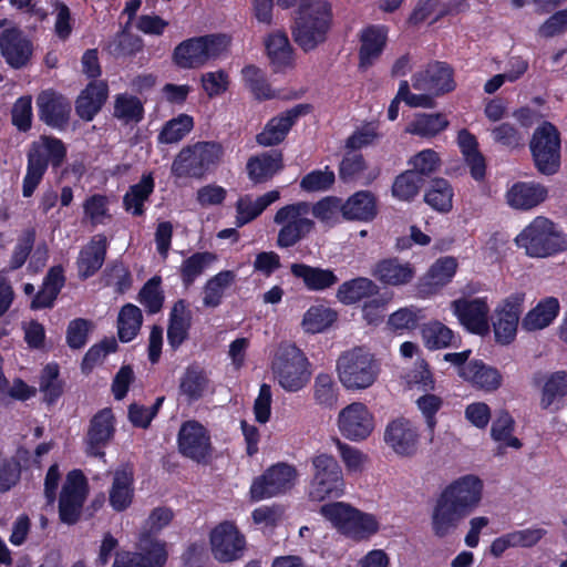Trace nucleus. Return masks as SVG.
I'll return each mask as SVG.
<instances>
[{"instance_id": "1", "label": "nucleus", "mask_w": 567, "mask_h": 567, "mask_svg": "<svg viewBox=\"0 0 567 567\" xmlns=\"http://www.w3.org/2000/svg\"><path fill=\"white\" fill-rule=\"evenodd\" d=\"M483 482L467 474L450 483L435 501L431 527L437 538L454 533L461 522L471 515L482 499Z\"/></svg>"}, {"instance_id": "2", "label": "nucleus", "mask_w": 567, "mask_h": 567, "mask_svg": "<svg viewBox=\"0 0 567 567\" xmlns=\"http://www.w3.org/2000/svg\"><path fill=\"white\" fill-rule=\"evenodd\" d=\"M332 21L329 1L300 0L291 27L292 39L303 52H311L327 41Z\"/></svg>"}, {"instance_id": "3", "label": "nucleus", "mask_w": 567, "mask_h": 567, "mask_svg": "<svg viewBox=\"0 0 567 567\" xmlns=\"http://www.w3.org/2000/svg\"><path fill=\"white\" fill-rule=\"evenodd\" d=\"M65 143L53 135L42 134L31 142L27 152V172L22 181V195L31 197L41 184L49 166L59 169L65 162Z\"/></svg>"}, {"instance_id": "4", "label": "nucleus", "mask_w": 567, "mask_h": 567, "mask_svg": "<svg viewBox=\"0 0 567 567\" xmlns=\"http://www.w3.org/2000/svg\"><path fill=\"white\" fill-rule=\"evenodd\" d=\"M514 241L532 258H547L567 250V234L545 216L535 217Z\"/></svg>"}, {"instance_id": "5", "label": "nucleus", "mask_w": 567, "mask_h": 567, "mask_svg": "<svg viewBox=\"0 0 567 567\" xmlns=\"http://www.w3.org/2000/svg\"><path fill=\"white\" fill-rule=\"evenodd\" d=\"M319 513L343 536L355 542L369 539L379 532L374 515L364 513L344 502L323 504Z\"/></svg>"}, {"instance_id": "6", "label": "nucleus", "mask_w": 567, "mask_h": 567, "mask_svg": "<svg viewBox=\"0 0 567 567\" xmlns=\"http://www.w3.org/2000/svg\"><path fill=\"white\" fill-rule=\"evenodd\" d=\"M224 154V146L216 141H202L187 145L174 158L171 174L177 178L200 179L220 163Z\"/></svg>"}, {"instance_id": "7", "label": "nucleus", "mask_w": 567, "mask_h": 567, "mask_svg": "<svg viewBox=\"0 0 567 567\" xmlns=\"http://www.w3.org/2000/svg\"><path fill=\"white\" fill-rule=\"evenodd\" d=\"M229 39L223 33H209L188 38L178 43L172 53L174 65L182 70L205 66L218 59L228 48Z\"/></svg>"}, {"instance_id": "8", "label": "nucleus", "mask_w": 567, "mask_h": 567, "mask_svg": "<svg viewBox=\"0 0 567 567\" xmlns=\"http://www.w3.org/2000/svg\"><path fill=\"white\" fill-rule=\"evenodd\" d=\"M346 483L342 468L334 456L321 453L311 458V480L308 497L312 502L339 498L344 494Z\"/></svg>"}, {"instance_id": "9", "label": "nucleus", "mask_w": 567, "mask_h": 567, "mask_svg": "<svg viewBox=\"0 0 567 567\" xmlns=\"http://www.w3.org/2000/svg\"><path fill=\"white\" fill-rule=\"evenodd\" d=\"M310 203L300 200L280 207L274 223L279 226L276 245L288 249L306 239L315 229L316 224L308 217Z\"/></svg>"}, {"instance_id": "10", "label": "nucleus", "mask_w": 567, "mask_h": 567, "mask_svg": "<svg viewBox=\"0 0 567 567\" xmlns=\"http://www.w3.org/2000/svg\"><path fill=\"white\" fill-rule=\"evenodd\" d=\"M298 478V470L286 462H277L256 476L249 487L251 502L281 496L291 491Z\"/></svg>"}, {"instance_id": "11", "label": "nucleus", "mask_w": 567, "mask_h": 567, "mask_svg": "<svg viewBox=\"0 0 567 567\" xmlns=\"http://www.w3.org/2000/svg\"><path fill=\"white\" fill-rule=\"evenodd\" d=\"M529 150L540 174L550 176L559 171L560 133L553 123L545 121L534 131Z\"/></svg>"}, {"instance_id": "12", "label": "nucleus", "mask_w": 567, "mask_h": 567, "mask_svg": "<svg viewBox=\"0 0 567 567\" xmlns=\"http://www.w3.org/2000/svg\"><path fill=\"white\" fill-rule=\"evenodd\" d=\"M89 493V481L82 470L68 472L58 499V514L62 524L73 526L81 520Z\"/></svg>"}, {"instance_id": "13", "label": "nucleus", "mask_w": 567, "mask_h": 567, "mask_svg": "<svg viewBox=\"0 0 567 567\" xmlns=\"http://www.w3.org/2000/svg\"><path fill=\"white\" fill-rule=\"evenodd\" d=\"M167 558L165 542L148 533H141L137 550L116 551L112 567H164Z\"/></svg>"}, {"instance_id": "14", "label": "nucleus", "mask_w": 567, "mask_h": 567, "mask_svg": "<svg viewBox=\"0 0 567 567\" xmlns=\"http://www.w3.org/2000/svg\"><path fill=\"white\" fill-rule=\"evenodd\" d=\"M177 449L184 457L208 464L214 452L208 429L197 420L184 421L177 433Z\"/></svg>"}, {"instance_id": "15", "label": "nucleus", "mask_w": 567, "mask_h": 567, "mask_svg": "<svg viewBox=\"0 0 567 567\" xmlns=\"http://www.w3.org/2000/svg\"><path fill=\"white\" fill-rule=\"evenodd\" d=\"M209 544L214 558L219 563L239 560L247 549L245 535L231 520H224L210 530Z\"/></svg>"}, {"instance_id": "16", "label": "nucleus", "mask_w": 567, "mask_h": 567, "mask_svg": "<svg viewBox=\"0 0 567 567\" xmlns=\"http://www.w3.org/2000/svg\"><path fill=\"white\" fill-rule=\"evenodd\" d=\"M339 380L349 390L371 386L380 371L374 357H339L337 361Z\"/></svg>"}, {"instance_id": "17", "label": "nucleus", "mask_w": 567, "mask_h": 567, "mask_svg": "<svg viewBox=\"0 0 567 567\" xmlns=\"http://www.w3.org/2000/svg\"><path fill=\"white\" fill-rule=\"evenodd\" d=\"M39 120L47 126L65 131L71 121L72 103L64 94L48 89L41 91L35 100Z\"/></svg>"}, {"instance_id": "18", "label": "nucleus", "mask_w": 567, "mask_h": 567, "mask_svg": "<svg viewBox=\"0 0 567 567\" xmlns=\"http://www.w3.org/2000/svg\"><path fill=\"white\" fill-rule=\"evenodd\" d=\"M453 315L470 333L486 337L491 332L489 307L485 298H458L451 302Z\"/></svg>"}, {"instance_id": "19", "label": "nucleus", "mask_w": 567, "mask_h": 567, "mask_svg": "<svg viewBox=\"0 0 567 567\" xmlns=\"http://www.w3.org/2000/svg\"><path fill=\"white\" fill-rule=\"evenodd\" d=\"M271 368L279 385L287 392L303 389L312 374L308 357H275Z\"/></svg>"}, {"instance_id": "20", "label": "nucleus", "mask_w": 567, "mask_h": 567, "mask_svg": "<svg viewBox=\"0 0 567 567\" xmlns=\"http://www.w3.org/2000/svg\"><path fill=\"white\" fill-rule=\"evenodd\" d=\"M338 429L347 440L360 442L372 433L374 419L365 404L353 402L339 412Z\"/></svg>"}, {"instance_id": "21", "label": "nucleus", "mask_w": 567, "mask_h": 567, "mask_svg": "<svg viewBox=\"0 0 567 567\" xmlns=\"http://www.w3.org/2000/svg\"><path fill=\"white\" fill-rule=\"evenodd\" d=\"M523 297L511 296L495 309L492 319L494 340L497 344L508 346L517 336L522 313Z\"/></svg>"}, {"instance_id": "22", "label": "nucleus", "mask_w": 567, "mask_h": 567, "mask_svg": "<svg viewBox=\"0 0 567 567\" xmlns=\"http://www.w3.org/2000/svg\"><path fill=\"white\" fill-rule=\"evenodd\" d=\"M419 427L406 417H398L388 423L384 431L385 444L400 456H413L420 444Z\"/></svg>"}, {"instance_id": "23", "label": "nucleus", "mask_w": 567, "mask_h": 567, "mask_svg": "<svg viewBox=\"0 0 567 567\" xmlns=\"http://www.w3.org/2000/svg\"><path fill=\"white\" fill-rule=\"evenodd\" d=\"M0 53L10 68L20 70L29 64L33 44L19 28H6L0 32Z\"/></svg>"}, {"instance_id": "24", "label": "nucleus", "mask_w": 567, "mask_h": 567, "mask_svg": "<svg viewBox=\"0 0 567 567\" xmlns=\"http://www.w3.org/2000/svg\"><path fill=\"white\" fill-rule=\"evenodd\" d=\"M115 433V419L112 409L104 408L90 420L85 436V452L89 456L103 457L104 449Z\"/></svg>"}, {"instance_id": "25", "label": "nucleus", "mask_w": 567, "mask_h": 567, "mask_svg": "<svg viewBox=\"0 0 567 567\" xmlns=\"http://www.w3.org/2000/svg\"><path fill=\"white\" fill-rule=\"evenodd\" d=\"M308 104H298L281 114L271 117L260 133L256 135V142L260 146H275L280 144L290 132L300 115L308 112Z\"/></svg>"}, {"instance_id": "26", "label": "nucleus", "mask_w": 567, "mask_h": 567, "mask_svg": "<svg viewBox=\"0 0 567 567\" xmlns=\"http://www.w3.org/2000/svg\"><path fill=\"white\" fill-rule=\"evenodd\" d=\"M358 69L369 70L382 55L388 42V29L382 24H369L359 33Z\"/></svg>"}, {"instance_id": "27", "label": "nucleus", "mask_w": 567, "mask_h": 567, "mask_svg": "<svg viewBox=\"0 0 567 567\" xmlns=\"http://www.w3.org/2000/svg\"><path fill=\"white\" fill-rule=\"evenodd\" d=\"M468 358L444 357V360L455 364L458 368L460 375L473 385L486 391L496 390L501 385L499 372L494 368L487 367L481 360L467 362Z\"/></svg>"}, {"instance_id": "28", "label": "nucleus", "mask_w": 567, "mask_h": 567, "mask_svg": "<svg viewBox=\"0 0 567 567\" xmlns=\"http://www.w3.org/2000/svg\"><path fill=\"white\" fill-rule=\"evenodd\" d=\"M107 249L109 240L104 234L92 236L80 249L75 265L81 280H86L99 272L105 262Z\"/></svg>"}, {"instance_id": "29", "label": "nucleus", "mask_w": 567, "mask_h": 567, "mask_svg": "<svg viewBox=\"0 0 567 567\" xmlns=\"http://www.w3.org/2000/svg\"><path fill=\"white\" fill-rule=\"evenodd\" d=\"M109 97L106 81H90L78 95L74 107L76 115L84 122H91L100 113Z\"/></svg>"}, {"instance_id": "30", "label": "nucleus", "mask_w": 567, "mask_h": 567, "mask_svg": "<svg viewBox=\"0 0 567 567\" xmlns=\"http://www.w3.org/2000/svg\"><path fill=\"white\" fill-rule=\"evenodd\" d=\"M412 86L415 90H430L436 94L452 92L455 89L453 69L445 62H436L424 72H417L412 76Z\"/></svg>"}, {"instance_id": "31", "label": "nucleus", "mask_w": 567, "mask_h": 567, "mask_svg": "<svg viewBox=\"0 0 567 567\" xmlns=\"http://www.w3.org/2000/svg\"><path fill=\"white\" fill-rule=\"evenodd\" d=\"M134 471L130 465L121 466L113 473L109 489V504L116 513L131 507L135 496Z\"/></svg>"}, {"instance_id": "32", "label": "nucleus", "mask_w": 567, "mask_h": 567, "mask_svg": "<svg viewBox=\"0 0 567 567\" xmlns=\"http://www.w3.org/2000/svg\"><path fill=\"white\" fill-rule=\"evenodd\" d=\"M547 197V187L536 182H516L505 194L508 206L522 212L537 207L544 203Z\"/></svg>"}, {"instance_id": "33", "label": "nucleus", "mask_w": 567, "mask_h": 567, "mask_svg": "<svg viewBox=\"0 0 567 567\" xmlns=\"http://www.w3.org/2000/svg\"><path fill=\"white\" fill-rule=\"evenodd\" d=\"M371 275L384 286L400 287L412 281L415 268L409 261L402 262L398 257H389L379 260Z\"/></svg>"}, {"instance_id": "34", "label": "nucleus", "mask_w": 567, "mask_h": 567, "mask_svg": "<svg viewBox=\"0 0 567 567\" xmlns=\"http://www.w3.org/2000/svg\"><path fill=\"white\" fill-rule=\"evenodd\" d=\"M265 51L276 73L295 66V49L285 31L277 30L264 40Z\"/></svg>"}, {"instance_id": "35", "label": "nucleus", "mask_w": 567, "mask_h": 567, "mask_svg": "<svg viewBox=\"0 0 567 567\" xmlns=\"http://www.w3.org/2000/svg\"><path fill=\"white\" fill-rule=\"evenodd\" d=\"M284 168L281 151L264 152L249 157L246 164L248 178L254 184H264L274 178Z\"/></svg>"}, {"instance_id": "36", "label": "nucleus", "mask_w": 567, "mask_h": 567, "mask_svg": "<svg viewBox=\"0 0 567 567\" xmlns=\"http://www.w3.org/2000/svg\"><path fill=\"white\" fill-rule=\"evenodd\" d=\"M192 319V311L185 299L174 302L167 326V341L173 351H176L188 339Z\"/></svg>"}, {"instance_id": "37", "label": "nucleus", "mask_w": 567, "mask_h": 567, "mask_svg": "<svg viewBox=\"0 0 567 567\" xmlns=\"http://www.w3.org/2000/svg\"><path fill=\"white\" fill-rule=\"evenodd\" d=\"M560 312V303L556 297L540 299L522 319L520 327L526 332H535L549 327Z\"/></svg>"}, {"instance_id": "38", "label": "nucleus", "mask_w": 567, "mask_h": 567, "mask_svg": "<svg viewBox=\"0 0 567 567\" xmlns=\"http://www.w3.org/2000/svg\"><path fill=\"white\" fill-rule=\"evenodd\" d=\"M421 337L425 348L430 351L457 350L462 343L461 336L439 320L424 323L421 327Z\"/></svg>"}, {"instance_id": "39", "label": "nucleus", "mask_w": 567, "mask_h": 567, "mask_svg": "<svg viewBox=\"0 0 567 567\" xmlns=\"http://www.w3.org/2000/svg\"><path fill=\"white\" fill-rule=\"evenodd\" d=\"M292 276L302 280L309 291H323L339 282V278L332 269L313 267L303 262L290 266Z\"/></svg>"}, {"instance_id": "40", "label": "nucleus", "mask_w": 567, "mask_h": 567, "mask_svg": "<svg viewBox=\"0 0 567 567\" xmlns=\"http://www.w3.org/2000/svg\"><path fill=\"white\" fill-rule=\"evenodd\" d=\"M346 220L371 221L378 215V198L370 190H358L342 205Z\"/></svg>"}, {"instance_id": "41", "label": "nucleus", "mask_w": 567, "mask_h": 567, "mask_svg": "<svg viewBox=\"0 0 567 567\" xmlns=\"http://www.w3.org/2000/svg\"><path fill=\"white\" fill-rule=\"evenodd\" d=\"M280 198L279 190H269L264 195L257 197L256 200H252L250 195H244L238 198L235 204L236 208V227L240 228L245 225L251 223L257 217H259L268 206Z\"/></svg>"}, {"instance_id": "42", "label": "nucleus", "mask_w": 567, "mask_h": 567, "mask_svg": "<svg viewBox=\"0 0 567 567\" xmlns=\"http://www.w3.org/2000/svg\"><path fill=\"white\" fill-rule=\"evenodd\" d=\"M209 382L206 370L193 363L186 368L179 379V394L185 396L188 403L197 402L208 390Z\"/></svg>"}, {"instance_id": "43", "label": "nucleus", "mask_w": 567, "mask_h": 567, "mask_svg": "<svg viewBox=\"0 0 567 567\" xmlns=\"http://www.w3.org/2000/svg\"><path fill=\"white\" fill-rule=\"evenodd\" d=\"M155 181L152 173L143 174L140 182L131 185L123 196L124 209L133 216L145 214V203L154 193Z\"/></svg>"}, {"instance_id": "44", "label": "nucleus", "mask_w": 567, "mask_h": 567, "mask_svg": "<svg viewBox=\"0 0 567 567\" xmlns=\"http://www.w3.org/2000/svg\"><path fill=\"white\" fill-rule=\"evenodd\" d=\"M379 286L370 278L355 277L342 282L337 290V299L346 306L354 305L362 299L379 293Z\"/></svg>"}, {"instance_id": "45", "label": "nucleus", "mask_w": 567, "mask_h": 567, "mask_svg": "<svg viewBox=\"0 0 567 567\" xmlns=\"http://www.w3.org/2000/svg\"><path fill=\"white\" fill-rule=\"evenodd\" d=\"M450 121L443 113H417L406 125L405 133L422 138H432L445 131Z\"/></svg>"}, {"instance_id": "46", "label": "nucleus", "mask_w": 567, "mask_h": 567, "mask_svg": "<svg viewBox=\"0 0 567 567\" xmlns=\"http://www.w3.org/2000/svg\"><path fill=\"white\" fill-rule=\"evenodd\" d=\"M65 382L60 378V367L58 363H48L39 377V391L42 393L43 402L49 405H55L64 393Z\"/></svg>"}, {"instance_id": "47", "label": "nucleus", "mask_w": 567, "mask_h": 567, "mask_svg": "<svg viewBox=\"0 0 567 567\" xmlns=\"http://www.w3.org/2000/svg\"><path fill=\"white\" fill-rule=\"evenodd\" d=\"M453 197V187L451 183L443 177L433 178L424 193L425 204H427L433 210L443 214L452 210Z\"/></svg>"}, {"instance_id": "48", "label": "nucleus", "mask_w": 567, "mask_h": 567, "mask_svg": "<svg viewBox=\"0 0 567 567\" xmlns=\"http://www.w3.org/2000/svg\"><path fill=\"white\" fill-rule=\"evenodd\" d=\"M338 319V312L323 305L311 306L303 315L302 328L308 333H320L329 329Z\"/></svg>"}, {"instance_id": "49", "label": "nucleus", "mask_w": 567, "mask_h": 567, "mask_svg": "<svg viewBox=\"0 0 567 567\" xmlns=\"http://www.w3.org/2000/svg\"><path fill=\"white\" fill-rule=\"evenodd\" d=\"M143 40L125 28L116 32L109 41L106 51L115 59L135 56L143 50Z\"/></svg>"}, {"instance_id": "50", "label": "nucleus", "mask_w": 567, "mask_h": 567, "mask_svg": "<svg viewBox=\"0 0 567 567\" xmlns=\"http://www.w3.org/2000/svg\"><path fill=\"white\" fill-rule=\"evenodd\" d=\"M145 114L143 102L135 95L120 93L115 95L113 115L124 123H140Z\"/></svg>"}, {"instance_id": "51", "label": "nucleus", "mask_w": 567, "mask_h": 567, "mask_svg": "<svg viewBox=\"0 0 567 567\" xmlns=\"http://www.w3.org/2000/svg\"><path fill=\"white\" fill-rule=\"evenodd\" d=\"M216 258L214 252L198 251L184 259L179 270L184 287H190Z\"/></svg>"}, {"instance_id": "52", "label": "nucleus", "mask_w": 567, "mask_h": 567, "mask_svg": "<svg viewBox=\"0 0 567 567\" xmlns=\"http://www.w3.org/2000/svg\"><path fill=\"white\" fill-rule=\"evenodd\" d=\"M143 322L141 309L133 305L126 303L120 310L117 317V336L122 342H130L138 333Z\"/></svg>"}, {"instance_id": "53", "label": "nucleus", "mask_w": 567, "mask_h": 567, "mask_svg": "<svg viewBox=\"0 0 567 567\" xmlns=\"http://www.w3.org/2000/svg\"><path fill=\"white\" fill-rule=\"evenodd\" d=\"M339 385L331 374L319 373L315 378L313 400L322 409L332 410L339 400Z\"/></svg>"}, {"instance_id": "54", "label": "nucleus", "mask_w": 567, "mask_h": 567, "mask_svg": "<svg viewBox=\"0 0 567 567\" xmlns=\"http://www.w3.org/2000/svg\"><path fill=\"white\" fill-rule=\"evenodd\" d=\"M424 184L421 177L406 169L395 176L391 186V194L400 202L411 203L417 197Z\"/></svg>"}, {"instance_id": "55", "label": "nucleus", "mask_w": 567, "mask_h": 567, "mask_svg": "<svg viewBox=\"0 0 567 567\" xmlns=\"http://www.w3.org/2000/svg\"><path fill=\"white\" fill-rule=\"evenodd\" d=\"M233 270H221L207 280L204 286L203 302L205 307L216 308L221 303L224 291L235 281Z\"/></svg>"}, {"instance_id": "56", "label": "nucleus", "mask_w": 567, "mask_h": 567, "mask_svg": "<svg viewBox=\"0 0 567 567\" xmlns=\"http://www.w3.org/2000/svg\"><path fill=\"white\" fill-rule=\"evenodd\" d=\"M515 421L513 416L505 410L501 411L492 423L491 436L494 441L499 442L505 447L520 449L523 443L516 436H513Z\"/></svg>"}, {"instance_id": "57", "label": "nucleus", "mask_w": 567, "mask_h": 567, "mask_svg": "<svg viewBox=\"0 0 567 567\" xmlns=\"http://www.w3.org/2000/svg\"><path fill=\"white\" fill-rule=\"evenodd\" d=\"M408 164L411 166L409 171L413 172L426 183V181L440 169L441 158L434 150L426 148L413 155L408 161Z\"/></svg>"}, {"instance_id": "58", "label": "nucleus", "mask_w": 567, "mask_h": 567, "mask_svg": "<svg viewBox=\"0 0 567 567\" xmlns=\"http://www.w3.org/2000/svg\"><path fill=\"white\" fill-rule=\"evenodd\" d=\"M241 74L245 85L251 91L257 100L265 101L275 97L271 86L261 69L254 64H249L243 68Z\"/></svg>"}, {"instance_id": "59", "label": "nucleus", "mask_w": 567, "mask_h": 567, "mask_svg": "<svg viewBox=\"0 0 567 567\" xmlns=\"http://www.w3.org/2000/svg\"><path fill=\"white\" fill-rule=\"evenodd\" d=\"M194 127V118L188 114L167 121L158 134V142L174 144L182 141Z\"/></svg>"}, {"instance_id": "60", "label": "nucleus", "mask_w": 567, "mask_h": 567, "mask_svg": "<svg viewBox=\"0 0 567 567\" xmlns=\"http://www.w3.org/2000/svg\"><path fill=\"white\" fill-rule=\"evenodd\" d=\"M35 238L37 233L34 228L31 227L22 231V234L18 237L17 244L9 260V265L4 271L11 272L18 270L25 264L33 250Z\"/></svg>"}, {"instance_id": "61", "label": "nucleus", "mask_w": 567, "mask_h": 567, "mask_svg": "<svg viewBox=\"0 0 567 567\" xmlns=\"http://www.w3.org/2000/svg\"><path fill=\"white\" fill-rule=\"evenodd\" d=\"M10 117L11 124L20 133H28L33 123L32 96L25 94L18 97L12 104Z\"/></svg>"}, {"instance_id": "62", "label": "nucleus", "mask_w": 567, "mask_h": 567, "mask_svg": "<svg viewBox=\"0 0 567 567\" xmlns=\"http://www.w3.org/2000/svg\"><path fill=\"white\" fill-rule=\"evenodd\" d=\"M422 318L421 309L416 307H404L389 316L388 326L395 333L412 331L419 327Z\"/></svg>"}, {"instance_id": "63", "label": "nucleus", "mask_w": 567, "mask_h": 567, "mask_svg": "<svg viewBox=\"0 0 567 567\" xmlns=\"http://www.w3.org/2000/svg\"><path fill=\"white\" fill-rule=\"evenodd\" d=\"M161 277H152L144 284L138 293V301L151 315L159 312L163 308L165 297L161 289Z\"/></svg>"}, {"instance_id": "64", "label": "nucleus", "mask_w": 567, "mask_h": 567, "mask_svg": "<svg viewBox=\"0 0 567 567\" xmlns=\"http://www.w3.org/2000/svg\"><path fill=\"white\" fill-rule=\"evenodd\" d=\"M567 394V372L557 371L546 381L542 392L540 405L549 409L556 401Z\"/></svg>"}]
</instances>
